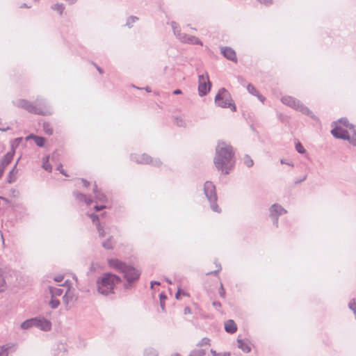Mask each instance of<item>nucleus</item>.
<instances>
[{
	"label": "nucleus",
	"mask_w": 356,
	"mask_h": 356,
	"mask_svg": "<svg viewBox=\"0 0 356 356\" xmlns=\"http://www.w3.org/2000/svg\"><path fill=\"white\" fill-rule=\"evenodd\" d=\"M49 290L52 298L60 296L63 293V289L60 287L49 286Z\"/></svg>",
	"instance_id": "obj_24"
},
{
	"label": "nucleus",
	"mask_w": 356,
	"mask_h": 356,
	"mask_svg": "<svg viewBox=\"0 0 356 356\" xmlns=\"http://www.w3.org/2000/svg\"><path fill=\"white\" fill-rule=\"evenodd\" d=\"M131 159L138 163L140 164H150L155 167L161 165L162 162L159 158H152L147 154L141 155H131Z\"/></svg>",
	"instance_id": "obj_8"
},
{
	"label": "nucleus",
	"mask_w": 356,
	"mask_h": 356,
	"mask_svg": "<svg viewBox=\"0 0 356 356\" xmlns=\"http://www.w3.org/2000/svg\"><path fill=\"white\" fill-rule=\"evenodd\" d=\"M184 314H191V308L189 307H186L184 308Z\"/></svg>",
	"instance_id": "obj_61"
},
{
	"label": "nucleus",
	"mask_w": 356,
	"mask_h": 356,
	"mask_svg": "<svg viewBox=\"0 0 356 356\" xmlns=\"http://www.w3.org/2000/svg\"><path fill=\"white\" fill-rule=\"evenodd\" d=\"M63 280V275H57L54 277V281L56 282H62Z\"/></svg>",
	"instance_id": "obj_54"
},
{
	"label": "nucleus",
	"mask_w": 356,
	"mask_h": 356,
	"mask_svg": "<svg viewBox=\"0 0 356 356\" xmlns=\"http://www.w3.org/2000/svg\"><path fill=\"white\" fill-rule=\"evenodd\" d=\"M60 305V301L58 299L51 297L49 302V305L52 309H56Z\"/></svg>",
	"instance_id": "obj_40"
},
{
	"label": "nucleus",
	"mask_w": 356,
	"mask_h": 356,
	"mask_svg": "<svg viewBox=\"0 0 356 356\" xmlns=\"http://www.w3.org/2000/svg\"><path fill=\"white\" fill-rule=\"evenodd\" d=\"M286 210L279 204H273L269 208V217H280L286 213Z\"/></svg>",
	"instance_id": "obj_11"
},
{
	"label": "nucleus",
	"mask_w": 356,
	"mask_h": 356,
	"mask_svg": "<svg viewBox=\"0 0 356 356\" xmlns=\"http://www.w3.org/2000/svg\"><path fill=\"white\" fill-rule=\"evenodd\" d=\"M221 54L228 60L233 62H237V57L235 51L229 47H222L220 48Z\"/></svg>",
	"instance_id": "obj_12"
},
{
	"label": "nucleus",
	"mask_w": 356,
	"mask_h": 356,
	"mask_svg": "<svg viewBox=\"0 0 356 356\" xmlns=\"http://www.w3.org/2000/svg\"><path fill=\"white\" fill-rule=\"evenodd\" d=\"M32 138L34 140L35 143L38 147H43L45 143V138L42 136H36L34 134H30L26 137V139Z\"/></svg>",
	"instance_id": "obj_21"
},
{
	"label": "nucleus",
	"mask_w": 356,
	"mask_h": 356,
	"mask_svg": "<svg viewBox=\"0 0 356 356\" xmlns=\"http://www.w3.org/2000/svg\"><path fill=\"white\" fill-rule=\"evenodd\" d=\"M90 217L92 221V222L97 226V224L99 222V216L95 213H92L90 215Z\"/></svg>",
	"instance_id": "obj_48"
},
{
	"label": "nucleus",
	"mask_w": 356,
	"mask_h": 356,
	"mask_svg": "<svg viewBox=\"0 0 356 356\" xmlns=\"http://www.w3.org/2000/svg\"><path fill=\"white\" fill-rule=\"evenodd\" d=\"M307 179V175H305L302 179H299L298 180L295 181V184H298L305 181Z\"/></svg>",
	"instance_id": "obj_60"
},
{
	"label": "nucleus",
	"mask_w": 356,
	"mask_h": 356,
	"mask_svg": "<svg viewBox=\"0 0 356 356\" xmlns=\"http://www.w3.org/2000/svg\"><path fill=\"white\" fill-rule=\"evenodd\" d=\"M15 152L10 151L7 152L0 161V165L6 168V167L10 163L14 156Z\"/></svg>",
	"instance_id": "obj_17"
},
{
	"label": "nucleus",
	"mask_w": 356,
	"mask_h": 356,
	"mask_svg": "<svg viewBox=\"0 0 356 356\" xmlns=\"http://www.w3.org/2000/svg\"><path fill=\"white\" fill-rule=\"evenodd\" d=\"M213 305L216 307V308H220L221 307V303L219 302V301H214L213 302Z\"/></svg>",
	"instance_id": "obj_59"
},
{
	"label": "nucleus",
	"mask_w": 356,
	"mask_h": 356,
	"mask_svg": "<svg viewBox=\"0 0 356 356\" xmlns=\"http://www.w3.org/2000/svg\"><path fill=\"white\" fill-rule=\"evenodd\" d=\"M121 281L120 277L112 273H104L97 280V291L104 296L114 293L115 286Z\"/></svg>",
	"instance_id": "obj_2"
},
{
	"label": "nucleus",
	"mask_w": 356,
	"mask_h": 356,
	"mask_svg": "<svg viewBox=\"0 0 356 356\" xmlns=\"http://www.w3.org/2000/svg\"><path fill=\"white\" fill-rule=\"evenodd\" d=\"M247 90L248 91L252 94V95L254 96H257L258 95V90L251 83H249L248 86H247Z\"/></svg>",
	"instance_id": "obj_38"
},
{
	"label": "nucleus",
	"mask_w": 356,
	"mask_h": 356,
	"mask_svg": "<svg viewBox=\"0 0 356 356\" xmlns=\"http://www.w3.org/2000/svg\"><path fill=\"white\" fill-rule=\"evenodd\" d=\"M138 20V17H137L136 16H130L127 18L125 26L130 29L132 27L133 24L136 22Z\"/></svg>",
	"instance_id": "obj_35"
},
{
	"label": "nucleus",
	"mask_w": 356,
	"mask_h": 356,
	"mask_svg": "<svg viewBox=\"0 0 356 356\" xmlns=\"http://www.w3.org/2000/svg\"><path fill=\"white\" fill-rule=\"evenodd\" d=\"M173 95H180L182 93V91L180 89H176L172 92Z\"/></svg>",
	"instance_id": "obj_63"
},
{
	"label": "nucleus",
	"mask_w": 356,
	"mask_h": 356,
	"mask_svg": "<svg viewBox=\"0 0 356 356\" xmlns=\"http://www.w3.org/2000/svg\"><path fill=\"white\" fill-rule=\"evenodd\" d=\"M339 123L342 124L343 126L348 128L350 129V127H351L352 124H350L347 118H342L341 119L339 120Z\"/></svg>",
	"instance_id": "obj_42"
},
{
	"label": "nucleus",
	"mask_w": 356,
	"mask_h": 356,
	"mask_svg": "<svg viewBox=\"0 0 356 356\" xmlns=\"http://www.w3.org/2000/svg\"><path fill=\"white\" fill-rule=\"evenodd\" d=\"M13 104L14 106L24 108L31 113L42 115H49L51 113L45 101L42 99H37L35 104H33L29 101L24 99L13 101Z\"/></svg>",
	"instance_id": "obj_3"
},
{
	"label": "nucleus",
	"mask_w": 356,
	"mask_h": 356,
	"mask_svg": "<svg viewBox=\"0 0 356 356\" xmlns=\"http://www.w3.org/2000/svg\"><path fill=\"white\" fill-rule=\"evenodd\" d=\"M216 104L221 108H229L232 111H236V107L233 102L231 94L225 88L219 89L214 99Z\"/></svg>",
	"instance_id": "obj_5"
},
{
	"label": "nucleus",
	"mask_w": 356,
	"mask_h": 356,
	"mask_svg": "<svg viewBox=\"0 0 356 356\" xmlns=\"http://www.w3.org/2000/svg\"><path fill=\"white\" fill-rule=\"evenodd\" d=\"M209 342L210 339L207 337H204L197 344V346L201 347L205 345H210Z\"/></svg>",
	"instance_id": "obj_46"
},
{
	"label": "nucleus",
	"mask_w": 356,
	"mask_h": 356,
	"mask_svg": "<svg viewBox=\"0 0 356 356\" xmlns=\"http://www.w3.org/2000/svg\"><path fill=\"white\" fill-rule=\"evenodd\" d=\"M282 102L292 108L293 109L301 112L302 114L309 116L311 118L316 120V115L305 106L299 99L291 96H284L281 99Z\"/></svg>",
	"instance_id": "obj_4"
},
{
	"label": "nucleus",
	"mask_w": 356,
	"mask_h": 356,
	"mask_svg": "<svg viewBox=\"0 0 356 356\" xmlns=\"http://www.w3.org/2000/svg\"><path fill=\"white\" fill-rule=\"evenodd\" d=\"M102 247L106 250H112L113 248V237L110 236L107 240L102 243Z\"/></svg>",
	"instance_id": "obj_28"
},
{
	"label": "nucleus",
	"mask_w": 356,
	"mask_h": 356,
	"mask_svg": "<svg viewBox=\"0 0 356 356\" xmlns=\"http://www.w3.org/2000/svg\"><path fill=\"white\" fill-rule=\"evenodd\" d=\"M36 327L47 332L51 329V323L44 318L37 317Z\"/></svg>",
	"instance_id": "obj_13"
},
{
	"label": "nucleus",
	"mask_w": 356,
	"mask_h": 356,
	"mask_svg": "<svg viewBox=\"0 0 356 356\" xmlns=\"http://www.w3.org/2000/svg\"><path fill=\"white\" fill-rule=\"evenodd\" d=\"M331 134L334 138L339 139L348 140L350 137L349 131L338 125L332 129Z\"/></svg>",
	"instance_id": "obj_10"
},
{
	"label": "nucleus",
	"mask_w": 356,
	"mask_h": 356,
	"mask_svg": "<svg viewBox=\"0 0 356 356\" xmlns=\"http://www.w3.org/2000/svg\"><path fill=\"white\" fill-rule=\"evenodd\" d=\"M37 317L27 319L22 322L20 325V327L22 330H29L33 327H36Z\"/></svg>",
	"instance_id": "obj_19"
},
{
	"label": "nucleus",
	"mask_w": 356,
	"mask_h": 356,
	"mask_svg": "<svg viewBox=\"0 0 356 356\" xmlns=\"http://www.w3.org/2000/svg\"><path fill=\"white\" fill-rule=\"evenodd\" d=\"M10 129V127L8 126H0V131H6L7 130Z\"/></svg>",
	"instance_id": "obj_62"
},
{
	"label": "nucleus",
	"mask_w": 356,
	"mask_h": 356,
	"mask_svg": "<svg viewBox=\"0 0 356 356\" xmlns=\"http://www.w3.org/2000/svg\"><path fill=\"white\" fill-rule=\"evenodd\" d=\"M190 35H188L185 33H178V39L183 43L188 44V38H189Z\"/></svg>",
	"instance_id": "obj_39"
},
{
	"label": "nucleus",
	"mask_w": 356,
	"mask_h": 356,
	"mask_svg": "<svg viewBox=\"0 0 356 356\" xmlns=\"http://www.w3.org/2000/svg\"><path fill=\"white\" fill-rule=\"evenodd\" d=\"M7 268H0V291H3V289L6 285V276L5 274L7 273Z\"/></svg>",
	"instance_id": "obj_22"
},
{
	"label": "nucleus",
	"mask_w": 356,
	"mask_h": 356,
	"mask_svg": "<svg viewBox=\"0 0 356 356\" xmlns=\"http://www.w3.org/2000/svg\"><path fill=\"white\" fill-rule=\"evenodd\" d=\"M296 149L300 154H304L306 152L305 147L302 146V145L300 142H298L296 144Z\"/></svg>",
	"instance_id": "obj_43"
},
{
	"label": "nucleus",
	"mask_w": 356,
	"mask_h": 356,
	"mask_svg": "<svg viewBox=\"0 0 356 356\" xmlns=\"http://www.w3.org/2000/svg\"><path fill=\"white\" fill-rule=\"evenodd\" d=\"M211 87V83L209 81L207 73L200 74L198 76V92L200 97L207 95Z\"/></svg>",
	"instance_id": "obj_9"
},
{
	"label": "nucleus",
	"mask_w": 356,
	"mask_h": 356,
	"mask_svg": "<svg viewBox=\"0 0 356 356\" xmlns=\"http://www.w3.org/2000/svg\"><path fill=\"white\" fill-rule=\"evenodd\" d=\"M188 44H198L200 46H202L203 44L198 38L193 35H190L189 38H188Z\"/></svg>",
	"instance_id": "obj_31"
},
{
	"label": "nucleus",
	"mask_w": 356,
	"mask_h": 356,
	"mask_svg": "<svg viewBox=\"0 0 356 356\" xmlns=\"http://www.w3.org/2000/svg\"><path fill=\"white\" fill-rule=\"evenodd\" d=\"M97 229L99 232V235L100 237H104L105 236V232L103 229V227L101 226L100 222H98L97 224Z\"/></svg>",
	"instance_id": "obj_47"
},
{
	"label": "nucleus",
	"mask_w": 356,
	"mask_h": 356,
	"mask_svg": "<svg viewBox=\"0 0 356 356\" xmlns=\"http://www.w3.org/2000/svg\"><path fill=\"white\" fill-rule=\"evenodd\" d=\"M211 353L213 355V356H220L219 353H216V351L213 349L211 350Z\"/></svg>",
	"instance_id": "obj_64"
},
{
	"label": "nucleus",
	"mask_w": 356,
	"mask_h": 356,
	"mask_svg": "<svg viewBox=\"0 0 356 356\" xmlns=\"http://www.w3.org/2000/svg\"><path fill=\"white\" fill-rule=\"evenodd\" d=\"M98 265L97 264H94L93 262L90 265V273H93L96 270L97 268Z\"/></svg>",
	"instance_id": "obj_52"
},
{
	"label": "nucleus",
	"mask_w": 356,
	"mask_h": 356,
	"mask_svg": "<svg viewBox=\"0 0 356 356\" xmlns=\"http://www.w3.org/2000/svg\"><path fill=\"white\" fill-rule=\"evenodd\" d=\"M106 208V206L105 205H96L95 207V209L97 211H102L104 209Z\"/></svg>",
	"instance_id": "obj_56"
},
{
	"label": "nucleus",
	"mask_w": 356,
	"mask_h": 356,
	"mask_svg": "<svg viewBox=\"0 0 356 356\" xmlns=\"http://www.w3.org/2000/svg\"><path fill=\"white\" fill-rule=\"evenodd\" d=\"M108 264L110 267L118 270L120 273L124 270L127 264L117 259H110L108 260Z\"/></svg>",
	"instance_id": "obj_14"
},
{
	"label": "nucleus",
	"mask_w": 356,
	"mask_h": 356,
	"mask_svg": "<svg viewBox=\"0 0 356 356\" xmlns=\"http://www.w3.org/2000/svg\"><path fill=\"white\" fill-rule=\"evenodd\" d=\"M225 330L229 334H234L237 330V325L234 320L229 319L225 323Z\"/></svg>",
	"instance_id": "obj_18"
},
{
	"label": "nucleus",
	"mask_w": 356,
	"mask_h": 356,
	"mask_svg": "<svg viewBox=\"0 0 356 356\" xmlns=\"http://www.w3.org/2000/svg\"><path fill=\"white\" fill-rule=\"evenodd\" d=\"M51 8L54 10L58 11L60 15L63 13L65 6L63 3H56L51 6Z\"/></svg>",
	"instance_id": "obj_36"
},
{
	"label": "nucleus",
	"mask_w": 356,
	"mask_h": 356,
	"mask_svg": "<svg viewBox=\"0 0 356 356\" xmlns=\"http://www.w3.org/2000/svg\"><path fill=\"white\" fill-rule=\"evenodd\" d=\"M93 193H95V198L98 201L101 202H105L107 200L106 196L98 190L97 185L95 182L94 184Z\"/></svg>",
	"instance_id": "obj_20"
},
{
	"label": "nucleus",
	"mask_w": 356,
	"mask_h": 356,
	"mask_svg": "<svg viewBox=\"0 0 356 356\" xmlns=\"http://www.w3.org/2000/svg\"><path fill=\"white\" fill-rule=\"evenodd\" d=\"M259 1L261 3H263L266 6H268V5L271 4V3H272V0H259Z\"/></svg>",
	"instance_id": "obj_55"
},
{
	"label": "nucleus",
	"mask_w": 356,
	"mask_h": 356,
	"mask_svg": "<svg viewBox=\"0 0 356 356\" xmlns=\"http://www.w3.org/2000/svg\"><path fill=\"white\" fill-rule=\"evenodd\" d=\"M205 350L204 349H195L191 351L188 356H204Z\"/></svg>",
	"instance_id": "obj_33"
},
{
	"label": "nucleus",
	"mask_w": 356,
	"mask_h": 356,
	"mask_svg": "<svg viewBox=\"0 0 356 356\" xmlns=\"http://www.w3.org/2000/svg\"><path fill=\"white\" fill-rule=\"evenodd\" d=\"M17 163L14 165L13 169L10 171L8 177V182L9 184H12L16 180V177L14 175L15 173H17Z\"/></svg>",
	"instance_id": "obj_26"
},
{
	"label": "nucleus",
	"mask_w": 356,
	"mask_h": 356,
	"mask_svg": "<svg viewBox=\"0 0 356 356\" xmlns=\"http://www.w3.org/2000/svg\"><path fill=\"white\" fill-rule=\"evenodd\" d=\"M348 307L350 309H351L353 312V313L355 316V319H356V302L355 301V300H351L348 303Z\"/></svg>",
	"instance_id": "obj_44"
},
{
	"label": "nucleus",
	"mask_w": 356,
	"mask_h": 356,
	"mask_svg": "<svg viewBox=\"0 0 356 356\" xmlns=\"http://www.w3.org/2000/svg\"><path fill=\"white\" fill-rule=\"evenodd\" d=\"M238 348L243 350L244 353H248L251 351V347L250 346V342L248 339L243 340L241 339H237Z\"/></svg>",
	"instance_id": "obj_15"
},
{
	"label": "nucleus",
	"mask_w": 356,
	"mask_h": 356,
	"mask_svg": "<svg viewBox=\"0 0 356 356\" xmlns=\"http://www.w3.org/2000/svg\"><path fill=\"white\" fill-rule=\"evenodd\" d=\"M174 123L179 127H186L187 123L182 116H176L174 118Z\"/></svg>",
	"instance_id": "obj_25"
},
{
	"label": "nucleus",
	"mask_w": 356,
	"mask_h": 356,
	"mask_svg": "<svg viewBox=\"0 0 356 356\" xmlns=\"http://www.w3.org/2000/svg\"><path fill=\"white\" fill-rule=\"evenodd\" d=\"M160 299V307L163 311H165V300L167 299V296L164 293H161L159 295Z\"/></svg>",
	"instance_id": "obj_37"
},
{
	"label": "nucleus",
	"mask_w": 356,
	"mask_h": 356,
	"mask_svg": "<svg viewBox=\"0 0 356 356\" xmlns=\"http://www.w3.org/2000/svg\"><path fill=\"white\" fill-rule=\"evenodd\" d=\"M243 163L248 167V168H251L253 165H254V161L253 160L251 159V157L248 155V154H245L243 158Z\"/></svg>",
	"instance_id": "obj_34"
},
{
	"label": "nucleus",
	"mask_w": 356,
	"mask_h": 356,
	"mask_svg": "<svg viewBox=\"0 0 356 356\" xmlns=\"http://www.w3.org/2000/svg\"><path fill=\"white\" fill-rule=\"evenodd\" d=\"M56 170L60 171V172L65 175V176H67V175L66 174L65 171L63 169V165L61 164H60L59 165L57 166L56 168Z\"/></svg>",
	"instance_id": "obj_51"
},
{
	"label": "nucleus",
	"mask_w": 356,
	"mask_h": 356,
	"mask_svg": "<svg viewBox=\"0 0 356 356\" xmlns=\"http://www.w3.org/2000/svg\"><path fill=\"white\" fill-rule=\"evenodd\" d=\"M12 348L10 344H6L0 346V356H8V351Z\"/></svg>",
	"instance_id": "obj_29"
},
{
	"label": "nucleus",
	"mask_w": 356,
	"mask_h": 356,
	"mask_svg": "<svg viewBox=\"0 0 356 356\" xmlns=\"http://www.w3.org/2000/svg\"><path fill=\"white\" fill-rule=\"evenodd\" d=\"M256 97H257V98H258V99H259L262 103H264V101H265V99H266V98H265L262 95H261V94L259 93V92H258V95H257Z\"/></svg>",
	"instance_id": "obj_57"
},
{
	"label": "nucleus",
	"mask_w": 356,
	"mask_h": 356,
	"mask_svg": "<svg viewBox=\"0 0 356 356\" xmlns=\"http://www.w3.org/2000/svg\"><path fill=\"white\" fill-rule=\"evenodd\" d=\"M213 163L216 169L222 174H229L235 165L232 146L223 141L218 142L216 147Z\"/></svg>",
	"instance_id": "obj_1"
},
{
	"label": "nucleus",
	"mask_w": 356,
	"mask_h": 356,
	"mask_svg": "<svg viewBox=\"0 0 356 356\" xmlns=\"http://www.w3.org/2000/svg\"><path fill=\"white\" fill-rule=\"evenodd\" d=\"M144 354L145 356H157L156 351L152 348L146 349Z\"/></svg>",
	"instance_id": "obj_45"
},
{
	"label": "nucleus",
	"mask_w": 356,
	"mask_h": 356,
	"mask_svg": "<svg viewBox=\"0 0 356 356\" xmlns=\"http://www.w3.org/2000/svg\"><path fill=\"white\" fill-rule=\"evenodd\" d=\"M225 290L223 287V285L222 283H220V288H219V295L222 298H225Z\"/></svg>",
	"instance_id": "obj_49"
},
{
	"label": "nucleus",
	"mask_w": 356,
	"mask_h": 356,
	"mask_svg": "<svg viewBox=\"0 0 356 356\" xmlns=\"http://www.w3.org/2000/svg\"><path fill=\"white\" fill-rule=\"evenodd\" d=\"M170 25H171V27H172V29L173 30L174 34L178 38V33H182L181 31V29H180V27H179V24L177 22L172 21V22H171Z\"/></svg>",
	"instance_id": "obj_32"
},
{
	"label": "nucleus",
	"mask_w": 356,
	"mask_h": 356,
	"mask_svg": "<svg viewBox=\"0 0 356 356\" xmlns=\"http://www.w3.org/2000/svg\"><path fill=\"white\" fill-rule=\"evenodd\" d=\"M42 128L45 134H47L49 136H51L53 134V129L51 127V124L49 122H44L42 124Z\"/></svg>",
	"instance_id": "obj_30"
},
{
	"label": "nucleus",
	"mask_w": 356,
	"mask_h": 356,
	"mask_svg": "<svg viewBox=\"0 0 356 356\" xmlns=\"http://www.w3.org/2000/svg\"><path fill=\"white\" fill-rule=\"evenodd\" d=\"M220 270H221V266L219 265V268H218L216 270L208 272V273H207V275H217Z\"/></svg>",
	"instance_id": "obj_50"
},
{
	"label": "nucleus",
	"mask_w": 356,
	"mask_h": 356,
	"mask_svg": "<svg viewBox=\"0 0 356 356\" xmlns=\"http://www.w3.org/2000/svg\"><path fill=\"white\" fill-rule=\"evenodd\" d=\"M81 182L86 188H88L90 186V182L85 179H81Z\"/></svg>",
	"instance_id": "obj_58"
},
{
	"label": "nucleus",
	"mask_w": 356,
	"mask_h": 356,
	"mask_svg": "<svg viewBox=\"0 0 356 356\" xmlns=\"http://www.w3.org/2000/svg\"><path fill=\"white\" fill-rule=\"evenodd\" d=\"M49 156H47L46 157H44L42 160V168L44 169L47 172H51L52 170V166L49 163Z\"/></svg>",
	"instance_id": "obj_27"
},
{
	"label": "nucleus",
	"mask_w": 356,
	"mask_h": 356,
	"mask_svg": "<svg viewBox=\"0 0 356 356\" xmlns=\"http://www.w3.org/2000/svg\"><path fill=\"white\" fill-rule=\"evenodd\" d=\"M273 221V224L276 227H278V220H279V218L278 217H270Z\"/></svg>",
	"instance_id": "obj_53"
},
{
	"label": "nucleus",
	"mask_w": 356,
	"mask_h": 356,
	"mask_svg": "<svg viewBox=\"0 0 356 356\" xmlns=\"http://www.w3.org/2000/svg\"><path fill=\"white\" fill-rule=\"evenodd\" d=\"M350 137L348 140L351 144L356 146V126L351 125L349 130Z\"/></svg>",
	"instance_id": "obj_23"
},
{
	"label": "nucleus",
	"mask_w": 356,
	"mask_h": 356,
	"mask_svg": "<svg viewBox=\"0 0 356 356\" xmlns=\"http://www.w3.org/2000/svg\"><path fill=\"white\" fill-rule=\"evenodd\" d=\"M203 190L204 195L210 204L211 210L215 212L220 213L221 210L217 204L218 196L216 186L212 181H207L204 184Z\"/></svg>",
	"instance_id": "obj_6"
},
{
	"label": "nucleus",
	"mask_w": 356,
	"mask_h": 356,
	"mask_svg": "<svg viewBox=\"0 0 356 356\" xmlns=\"http://www.w3.org/2000/svg\"><path fill=\"white\" fill-rule=\"evenodd\" d=\"M72 299V293L71 292L70 289H68L67 291L65 292V295L63 296V300L65 302L67 303L69 300Z\"/></svg>",
	"instance_id": "obj_41"
},
{
	"label": "nucleus",
	"mask_w": 356,
	"mask_h": 356,
	"mask_svg": "<svg viewBox=\"0 0 356 356\" xmlns=\"http://www.w3.org/2000/svg\"><path fill=\"white\" fill-rule=\"evenodd\" d=\"M122 273L127 282L124 284V288L125 289H131L132 287V284L136 282L140 278V272L138 269L128 265Z\"/></svg>",
	"instance_id": "obj_7"
},
{
	"label": "nucleus",
	"mask_w": 356,
	"mask_h": 356,
	"mask_svg": "<svg viewBox=\"0 0 356 356\" xmlns=\"http://www.w3.org/2000/svg\"><path fill=\"white\" fill-rule=\"evenodd\" d=\"M73 195L76 198V200L79 202H83L86 204V205L90 206L92 203V200L90 197H87L85 194L79 193L78 191L73 192Z\"/></svg>",
	"instance_id": "obj_16"
}]
</instances>
